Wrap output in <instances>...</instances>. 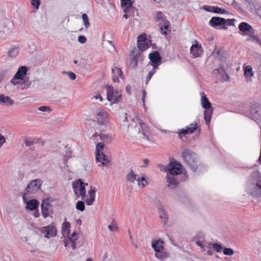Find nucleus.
Returning <instances> with one entry per match:
<instances>
[{"label":"nucleus","mask_w":261,"mask_h":261,"mask_svg":"<svg viewBox=\"0 0 261 261\" xmlns=\"http://www.w3.org/2000/svg\"><path fill=\"white\" fill-rule=\"evenodd\" d=\"M161 170L166 172V184L168 188L171 189L177 187L178 182L177 175L181 173L182 166L177 161L171 162L168 167L159 165Z\"/></svg>","instance_id":"1"},{"label":"nucleus","mask_w":261,"mask_h":261,"mask_svg":"<svg viewBox=\"0 0 261 261\" xmlns=\"http://www.w3.org/2000/svg\"><path fill=\"white\" fill-rule=\"evenodd\" d=\"M246 192L253 197H261V174L253 172L250 176L246 185Z\"/></svg>","instance_id":"2"},{"label":"nucleus","mask_w":261,"mask_h":261,"mask_svg":"<svg viewBox=\"0 0 261 261\" xmlns=\"http://www.w3.org/2000/svg\"><path fill=\"white\" fill-rule=\"evenodd\" d=\"M181 156L185 163L193 172H196L198 168V159L196 153L189 149H185L181 152Z\"/></svg>","instance_id":"3"},{"label":"nucleus","mask_w":261,"mask_h":261,"mask_svg":"<svg viewBox=\"0 0 261 261\" xmlns=\"http://www.w3.org/2000/svg\"><path fill=\"white\" fill-rule=\"evenodd\" d=\"M234 21L235 20L234 19H225L222 17H213L209 21V24L214 28L223 25L231 26L234 25Z\"/></svg>","instance_id":"4"},{"label":"nucleus","mask_w":261,"mask_h":261,"mask_svg":"<svg viewBox=\"0 0 261 261\" xmlns=\"http://www.w3.org/2000/svg\"><path fill=\"white\" fill-rule=\"evenodd\" d=\"M85 184L81 179H79L73 182V189L77 197L81 196L82 199L84 200L86 196Z\"/></svg>","instance_id":"5"},{"label":"nucleus","mask_w":261,"mask_h":261,"mask_svg":"<svg viewBox=\"0 0 261 261\" xmlns=\"http://www.w3.org/2000/svg\"><path fill=\"white\" fill-rule=\"evenodd\" d=\"M121 95L118 90H115L114 88L111 86H107V98L108 101L112 103L118 102Z\"/></svg>","instance_id":"6"},{"label":"nucleus","mask_w":261,"mask_h":261,"mask_svg":"<svg viewBox=\"0 0 261 261\" xmlns=\"http://www.w3.org/2000/svg\"><path fill=\"white\" fill-rule=\"evenodd\" d=\"M246 115L255 121L259 120L261 118V111L259 109V104L257 103L252 104Z\"/></svg>","instance_id":"7"},{"label":"nucleus","mask_w":261,"mask_h":261,"mask_svg":"<svg viewBox=\"0 0 261 261\" xmlns=\"http://www.w3.org/2000/svg\"><path fill=\"white\" fill-rule=\"evenodd\" d=\"M164 242L161 239L153 240L151 243V246L155 252V256L160 259L163 257L161 253L164 249Z\"/></svg>","instance_id":"8"},{"label":"nucleus","mask_w":261,"mask_h":261,"mask_svg":"<svg viewBox=\"0 0 261 261\" xmlns=\"http://www.w3.org/2000/svg\"><path fill=\"white\" fill-rule=\"evenodd\" d=\"M39 231L45 238L48 239L54 237L57 234V229L53 225L41 227L39 228Z\"/></svg>","instance_id":"9"},{"label":"nucleus","mask_w":261,"mask_h":261,"mask_svg":"<svg viewBox=\"0 0 261 261\" xmlns=\"http://www.w3.org/2000/svg\"><path fill=\"white\" fill-rule=\"evenodd\" d=\"M96 118L100 125H106L109 122L108 114L103 109H99L97 110Z\"/></svg>","instance_id":"10"},{"label":"nucleus","mask_w":261,"mask_h":261,"mask_svg":"<svg viewBox=\"0 0 261 261\" xmlns=\"http://www.w3.org/2000/svg\"><path fill=\"white\" fill-rule=\"evenodd\" d=\"M42 181L40 179L33 180L27 186L26 190L28 192L35 193L41 189Z\"/></svg>","instance_id":"11"},{"label":"nucleus","mask_w":261,"mask_h":261,"mask_svg":"<svg viewBox=\"0 0 261 261\" xmlns=\"http://www.w3.org/2000/svg\"><path fill=\"white\" fill-rule=\"evenodd\" d=\"M197 128V122H194L187 126L186 128L180 129L178 132V136L181 138L182 135L192 134L196 130Z\"/></svg>","instance_id":"12"},{"label":"nucleus","mask_w":261,"mask_h":261,"mask_svg":"<svg viewBox=\"0 0 261 261\" xmlns=\"http://www.w3.org/2000/svg\"><path fill=\"white\" fill-rule=\"evenodd\" d=\"M155 204L160 213V218L162 220V222L166 224L168 220V214L165 211L164 207L161 204L159 200H155Z\"/></svg>","instance_id":"13"},{"label":"nucleus","mask_w":261,"mask_h":261,"mask_svg":"<svg viewBox=\"0 0 261 261\" xmlns=\"http://www.w3.org/2000/svg\"><path fill=\"white\" fill-rule=\"evenodd\" d=\"M136 119L140 126L138 133L142 134L147 140L150 141V137L149 135L147 134V132L148 130V125L143 122L139 116H137Z\"/></svg>","instance_id":"14"},{"label":"nucleus","mask_w":261,"mask_h":261,"mask_svg":"<svg viewBox=\"0 0 261 261\" xmlns=\"http://www.w3.org/2000/svg\"><path fill=\"white\" fill-rule=\"evenodd\" d=\"M205 234L204 233L200 232L196 234L193 238V241L195 242L198 246H199L202 251H205V247L206 245L203 244L204 242Z\"/></svg>","instance_id":"15"},{"label":"nucleus","mask_w":261,"mask_h":261,"mask_svg":"<svg viewBox=\"0 0 261 261\" xmlns=\"http://www.w3.org/2000/svg\"><path fill=\"white\" fill-rule=\"evenodd\" d=\"M195 42L196 43L193 44L190 47V53L194 58L201 56L203 53L201 45L198 44L196 41Z\"/></svg>","instance_id":"16"},{"label":"nucleus","mask_w":261,"mask_h":261,"mask_svg":"<svg viewBox=\"0 0 261 261\" xmlns=\"http://www.w3.org/2000/svg\"><path fill=\"white\" fill-rule=\"evenodd\" d=\"M138 47L142 51H144L149 47V41L143 35H140L138 37Z\"/></svg>","instance_id":"17"},{"label":"nucleus","mask_w":261,"mask_h":261,"mask_svg":"<svg viewBox=\"0 0 261 261\" xmlns=\"http://www.w3.org/2000/svg\"><path fill=\"white\" fill-rule=\"evenodd\" d=\"M239 30L242 32L245 35L253 34L254 33V30L248 23L245 22H242L239 25Z\"/></svg>","instance_id":"18"},{"label":"nucleus","mask_w":261,"mask_h":261,"mask_svg":"<svg viewBox=\"0 0 261 261\" xmlns=\"http://www.w3.org/2000/svg\"><path fill=\"white\" fill-rule=\"evenodd\" d=\"M112 80L114 82H119V77L123 79L122 72L120 68L117 67H113L112 68Z\"/></svg>","instance_id":"19"},{"label":"nucleus","mask_w":261,"mask_h":261,"mask_svg":"<svg viewBox=\"0 0 261 261\" xmlns=\"http://www.w3.org/2000/svg\"><path fill=\"white\" fill-rule=\"evenodd\" d=\"M153 17L155 23H164L165 21L168 22L166 17L161 11H155L153 13Z\"/></svg>","instance_id":"20"},{"label":"nucleus","mask_w":261,"mask_h":261,"mask_svg":"<svg viewBox=\"0 0 261 261\" xmlns=\"http://www.w3.org/2000/svg\"><path fill=\"white\" fill-rule=\"evenodd\" d=\"M14 100L9 96L0 94V105L3 106H10L14 104Z\"/></svg>","instance_id":"21"},{"label":"nucleus","mask_w":261,"mask_h":261,"mask_svg":"<svg viewBox=\"0 0 261 261\" xmlns=\"http://www.w3.org/2000/svg\"><path fill=\"white\" fill-rule=\"evenodd\" d=\"M27 71L28 68L26 66H20L15 74V78L18 79L19 80H23L27 75Z\"/></svg>","instance_id":"22"},{"label":"nucleus","mask_w":261,"mask_h":261,"mask_svg":"<svg viewBox=\"0 0 261 261\" xmlns=\"http://www.w3.org/2000/svg\"><path fill=\"white\" fill-rule=\"evenodd\" d=\"M133 3L130 0H121V5L124 13H129L133 9Z\"/></svg>","instance_id":"23"},{"label":"nucleus","mask_w":261,"mask_h":261,"mask_svg":"<svg viewBox=\"0 0 261 261\" xmlns=\"http://www.w3.org/2000/svg\"><path fill=\"white\" fill-rule=\"evenodd\" d=\"M23 198L24 200L26 202V209L34 211L38 208L39 202L36 199H31L29 201H26L24 196H23Z\"/></svg>","instance_id":"24"},{"label":"nucleus","mask_w":261,"mask_h":261,"mask_svg":"<svg viewBox=\"0 0 261 261\" xmlns=\"http://www.w3.org/2000/svg\"><path fill=\"white\" fill-rule=\"evenodd\" d=\"M50 207V204L44 200L42 201L41 204V211L42 216L44 218H46L48 215V210Z\"/></svg>","instance_id":"25"},{"label":"nucleus","mask_w":261,"mask_h":261,"mask_svg":"<svg viewBox=\"0 0 261 261\" xmlns=\"http://www.w3.org/2000/svg\"><path fill=\"white\" fill-rule=\"evenodd\" d=\"M96 189L95 188H91L88 191L89 198L85 200L86 203L88 205H91L93 204L95 197Z\"/></svg>","instance_id":"26"},{"label":"nucleus","mask_w":261,"mask_h":261,"mask_svg":"<svg viewBox=\"0 0 261 261\" xmlns=\"http://www.w3.org/2000/svg\"><path fill=\"white\" fill-rule=\"evenodd\" d=\"M248 8L251 13L257 14L261 18V7L259 5L255 6L254 4L249 2Z\"/></svg>","instance_id":"27"},{"label":"nucleus","mask_w":261,"mask_h":261,"mask_svg":"<svg viewBox=\"0 0 261 261\" xmlns=\"http://www.w3.org/2000/svg\"><path fill=\"white\" fill-rule=\"evenodd\" d=\"M201 97V104L203 108L205 109H210L211 108V103L208 101L207 98L204 95V92H201L200 93Z\"/></svg>","instance_id":"28"},{"label":"nucleus","mask_w":261,"mask_h":261,"mask_svg":"<svg viewBox=\"0 0 261 261\" xmlns=\"http://www.w3.org/2000/svg\"><path fill=\"white\" fill-rule=\"evenodd\" d=\"M149 58L153 65L159 63L161 60L159 53L156 51H154L153 53H150L149 55Z\"/></svg>","instance_id":"29"},{"label":"nucleus","mask_w":261,"mask_h":261,"mask_svg":"<svg viewBox=\"0 0 261 261\" xmlns=\"http://www.w3.org/2000/svg\"><path fill=\"white\" fill-rule=\"evenodd\" d=\"M96 160L98 162L100 163L102 165H106L109 162L107 155L103 153H96Z\"/></svg>","instance_id":"30"},{"label":"nucleus","mask_w":261,"mask_h":261,"mask_svg":"<svg viewBox=\"0 0 261 261\" xmlns=\"http://www.w3.org/2000/svg\"><path fill=\"white\" fill-rule=\"evenodd\" d=\"M19 53V47L17 46H11L7 52V55L10 58H16Z\"/></svg>","instance_id":"31"},{"label":"nucleus","mask_w":261,"mask_h":261,"mask_svg":"<svg viewBox=\"0 0 261 261\" xmlns=\"http://www.w3.org/2000/svg\"><path fill=\"white\" fill-rule=\"evenodd\" d=\"M138 175L133 170H130L126 175L125 179L127 181L132 183H135L137 181Z\"/></svg>","instance_id":"32"},{"label":"nucleus","mask_w":261,"mask_h":261,"mask_svg":"<svg viewBox=\"0 0 261 261\" xmlns=\"http://www.w3.org/2000/svg\"><path fill=\"white\" fill-rule=\"evenodd\" d=\"M68 239L71 243V247L72 249H75L76 247V241L77 239V233L75 232H73L72 234L69 237Z\"/></svg>","instance_id":"33"},{"label":"nucleus","mask_w":261,"mask_h":261,"mask_svg":"<svg viewBox=\"0 0 261 261\" xmlns=\"http://www.w3.org/2000/svg\"><path fill=\"white\" fill-rule=\"evenodd\" d=\"M212 110L210 109H205L204 112V119L206 124H209L211 121Z\"/></svg>","instance_id":"34"},{"label":"nucleus","mask_w":261,"mask_h":261,"mask_svg":"<svg viewBox=\"0 0 261 261\" xmlns=\"http://www.w3.org/2000/svg\"><path fill=\"white\" fill-rule=\"evenodd\" d=\"M244 69V76L246 77H252L253 76L252 67L250 65L243 66Z\"/></svg>","instance_id":"35"},{"label":"nucleus","mask_w":261,"mask_h":261,"mask_svg":"<svg viewBox=\"0 0 261 261\" xmlns=\"http://www.w3.org/2000/svg\"><path fill=\"white\" fill-rule=\"evenodd\" d=\"M132 54L134 57L131 61V64L133 65L134 67H135L137 66L139 58L140 57L141 55L140 53L135 54V52L133 51L132 52Z\"/></svg>","instance_id":"36"},{"label":"nucleus","mask_w":261,"mask_h":261,"mask_svg":"<svg viewBox=\"0 0 261 261\" xmlns=\"http://www.w3.org/2000/svg\"><path fill=\"white\" fill-rule=\"evenodd\" d=\"M137 181L138 185L142 188L144 187L148 184L147 180L144 176L138 177Z\"/></svg>","instance_id":"37"},{"label":"nucleus","mask_w":261,"mask_h":261,"mask_svg":"<svg viewBox=\"0 0 261 261\" xmlns=\"http://www.w3.org/2000/svg\"><path fill=\"white\" fill-rule=\"evenodd\" d=\"M153 68L152 70H151L148 73L147 76H146V83L147 84V83L149 82V81L151 79L153 75L155 72L156 69H157L158 66L156 65H153Z\"/></svg>","instance_id":"38"},{"label":"nucleus","mask_w":261,"mask_h":261,"mask_svg":"<svg viewBox=\"0 0 261 261\" xmlns=\"http://www.w3.org/2000/svg\"><path fill=\"white\" fill-rule=\"evenodd\" d=\"M212 9H213L212 10V12L213 13L218 14H225L227 13V11L225 10L222 8H219L218 6H213Z\"/></svg>","instance_id":"39"},{"label":"nucleus","mask_w":261,"mask_h":261,"mask_svg":"<svg viewBox=\"0 0 261 261\" xmlns=\"http://www.w3.org/2000/svg\"><path fill=\"white\" fill-rule=\"evenodd\" d=\"M32 82L29 80V77L23 80L22 89H28L31 85Z\"/></svg>","instance_id":"40"},{"label":"nucleus","mask_w":261,"mask_h":261,"mask_svg":"<svg viewBox=\"0 0 261 261\" xmlns=\"http://www.w3.org/2000/svg\"><path fill=\"white\" fill-rule=\"evenodd\" d=\"M105 144L102 142L98 143L96 146V153H101L103 152Z\"/></svg>","instance_id":"41"},{"label":"nucleus","mask_w":261,"mask_h":261,"mask_svg":"<svg viewBox=\"0 0 261 261\" xmlns=\"http://www.w3.org/2000/svg\"><path fill=\"white\" fill-rule=\"evenodd\" d=\"M75 207L77 210L81 212L84 211L85 208L84 202L82 201H78L76 202Z\"/></svg>","instance_id":"42"},{"label":"nucleus","mask_w":261,"mask_h":261,"mask_svg":"<svg viewBox=\"0 0 261 261\" xmlns=\"http://www.w3.org/2000/svg\"><path fill=\"white\" fill-rule=\"evenodd\" d=\"M82 18L83 19L85 28H88L90 26V23L89 22L87 15L85 13L83 14L82 15Z\"/></svg>","instance_id":"43"},{"label":"nucleus","mask_w":261,"mask_h":261,"mask_svg":"<svg viewBox=\"0 0 261 261\" xmlns=\"http://www.w3.org/2000/svg\"><path fill=\"white\" fill-rule=\"evenodd\" d=\"M234 251L230 248H224L223 253L226 255H232Z\"/></svg>","instance_id":"44"},{"label":"nucleus","mask_w":261,"mask_h":261,"mask_svg":"<svg viewBox=\"0 0 261 261\" xmlns=\"http://www.w3.org/2000/svg\"><path fill=\"white\" fill-rule=\"evenodd\" d=\"M213 248L217 252H220L222 249V246L217 243H213L212 244Z\"/></svg>","instance_id":"45"},{"label":"nucleus","mask_w":261,"mask_h":261,"mask_svg":"<svg viewBox=\"0 0 261 261\" xmlns=\"http://www.w3.org/2000/svg\"><path fill=\"white\" fill-rule=\"evenodd\" d=\"M38 110H39L42 112H48L49 113L51 112V110L50 107L48 106H41L38 108Z\"/></svg>","instance_id":"46"},{"label":"nucleus","mask_w":261,"mask_h":261,"mask_svg":"<svg viewBox=\"0 0 261 261\" xmlns=\"http://www.w3.org/2000/svg\"><path fill=\"white\" fill-rule=\"evenodd\" d=\"M40 4V0H31L32 5L36 9H38Z\"/></svg>","instance_id":"47"},{"label":"nucleus","mask_w":261,"mask_h":261,"mask_svg":"<svg viewBox=\"0 0 261 261\" xmlns=\"http://www.w3.org/2000/svg\"><path fill=\"white\" fill-rule=\"evenodd\" d=\"M24 142L25 146L28 147L32 145L34 143L33 141L30 138H25Z\"/></svg>","instance_id":"48"},{"label":"nucleus","mask_w":261,"mask_h":261,"mask_svg":"<svg viewBox=\"0 0 261 261\" xmlns=\"http://www.w3.org/2000/svg\"><path fill=\"white\" fill-rule=\"evenodd\" d=\"M63 73L67 74L68 75V76H69V77L71 80H75L76 79V75H75V74L74 73L72 72H71V71L65 72V71H64Z\"/></svg>","instance_id":"49"},{"label":"nucleus","mask_w":261,"mask_h":261,"mask_svg":"<svg viewBox=\"0 0 261 261\" xmlns=\"http://www.w3.org/2000/svg\"><path fill=\"white\" fill-rule=\"evenodd\" d=\"M100 139L103 141H108L110 139V137L108 134L101 133L99 135Z\"/></svg>","instance_id":"50"},{"label":"nucleus","mask_w":261,"mask_h":261,"mask_svg":"<svg viewBox=\"0 0 261 261\" xmlns=\"http://www.w3.org/2000/svg\"><path fill=\"white\" fill-rule=\"evenodd\" d=\"M18 80H19L18 79H15V75H14V77L11 80L10 83H11V84H12V85H13L14 86L17 85L18 84H20L21 82H20Z\"/></svg>","instance_id":"51"},{"label":"nucleus","mask_w":261,"mask_h":261,"mask_svg":"<svg viewBox=\"0 0 261 261\" xmlns=\"http://www.w3.org/2000/svg\"><path fill=\"white\" fill-rule=\"evenodd\" d=\"M87 39L85 36L80 35L78 37V41L81 43H85L86 42Z\"/></svg>","instance_id":"52"},{"label":"nucleus","mask_w":261,"mask_h":261,"mask_svg":"<svg viewBox=\"0 0 261 261\" xmlns=\"http://www.w3.org/2000/svg\"><path fill=\"white\" fill-rule=\"evenodd\" d=\"M250 38L251 39L255 41V42H256L258 44H259L260 42H261V39H259L257 36H254V35H252V36H250Z\"/></svg>","instance_id":"53"},{"label":"nucleus","mask_w":261,"mask_h":261,"mask_svg":"<svg viewBox=\"0 0 261 261\" xmlns=\"http://www.w3.org/2000/svg\"><path fill=\"white\" fill-rule=\"evenodd\" d=\"M213 6H203V9L205 10V11L207 12H212L213 9Z\"/></svg>","instance_id":"54"},{"label":"nucleus","mask_w":261,"mask_h":261,"mask_svg":"<svg viewBox=\"0 0 261 261\" xmlns=\"http://www.w3.org/2000/svg\"><path fill=\"white\" fill-rule=\"evenodd\" d=\"M5 142V138L2 134H0V148L2 146V145Z\"/></svg>","instance_id":"55"},{"label":"nucleus","mask_w":261,"mask_h":261,"mask_svg":"<svg viewBox=\"0 0 261 261\" xmlns=\"http://www.w3.org/2000/svg\"><path fill=\"white\" fill-rule=\"evenodd\" d=\"M167 23V21L164 22V23L165 24V25H164V27L162 26L161 27V30L162 34H167L166 32H162V31L163 30V28L164 29H166V30H167L168 29V27L169 25L166 24Z\"/></svg>","instance_id":"56"},{"label":"nucleus","mask_w":261,"mask_h":261,"mask_svg":"<svg viewBox=\"0 0 261 261\" xmlns=\"http://www.w3.org/2000/svg\"><path fill=\"white\" fill-rule=\"evenodd\" d=\"M108 227L112 231H115L117 230V227L115 225H109Z\"/></svg>","instance_id":"57"},{"label":"nucleus","mask_w":261,"mask_h":261,"mask_svg":"<svg viewBox=\"0 0 261 261\" xmlns=\"http://www.w3.org/2000/svg\"><path fill=\"white\" fill-rule=\"evenodd\" d=\"M143 162L144 163V165H141V167L145 168V167H147L148 163L149 162V161L148 159H145L143 160Z\"/></svg>","instance_id":"58"},{"label":"nucleus","mask_w":261,"mask_h":261,"mask_svg":"<svg viewBox=\"0 0 261 261\" xmlns=\"http://www.w3.org/2000/svg\"><path fill=\"white\" fill-rule=\"evenodd\" d=\"M142 92H143V97L142 98V101L143 102V106H144L145 108H146L145 105V98L146 92L145 90H143Z\"/></svg>","instance_id":"59"},{"label":"nucleus","mask_w":261,"mask_h":261,"mask_svg":"<svg viewBox=\"0 0 261 261\" xmlns=\"http://www.w3.org/2000/svg\"><path fill=\"white\" fill-rule=\"evenodd\" d=\"M70 223L68 222H64L63 223V227L65 229L69 228L70 227Z\"/></svg>","instance_id":"60"},{"label":"nucleus","mask_w":261,"mask_h":261,"mask_svg":"<svg viewBox=\"0 0 261 261\" xmlns=\"http://www.w3.org/2000/svg\"><path fill=\"white\" fill-rule=\"evenodd\" d=\"M68 158L69 157H67V156H64V168L68 167L67 163Z\"/></svg>","instance_id":"61"},{"label":"nucleus","mask_w":261,"mask_h":261,"mask_svg":"<svg viewBox=\"0 0 261 261\" xmlns=\"http://www.w3.org/2000/svg\"><path fill=\"white\" fill-rule=\"evenodd\" d=\"M94 98L96 99H99L100 101H102L103 100V98L100 94H97L94 96Z\"/></svg>","instance_id":"62"},{"label":"nucleus","mask_w":261,"mask_h":261,"mask_svg":"<svg viewBox=\"0 0 261 261\" xmlns=\"http://www.w3.org/2000/svg\"><path fill=\"white\" fill-rule=\"evenodd\" d=\"M126 92L128 93V94H130V92H131V86H130L129 85H127L126 86Z\"/></svg>","instance_id":"63"},{"label":"nucleus","mask_w":261,"mask_h":261,"mask_svg":"<svg viewBox=\"0 0 261 261\" xmlns=\"http://www.w3.org/2000/svg\"><path fill=\"white\" fill-rule=\"evenodd\" d=\"M203 244H205L206 245V246L205 247V249L206 250V248H210L211 246H212L213 244L209 243H206L204 242Z\"/></svg>","instance_id":"64"}]
</instances>
